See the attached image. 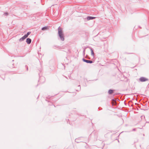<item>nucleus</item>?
Wrapping results in <instances>:
<instances>
[{
    "label": "nucleus",
    "mask_w": 149,
    "mask_h": 149,
    "mask_svg": "<svg viewBox=\"0 0 149 149\" xmlns=\"http://www.w3.org/2000/svg\"><path fill=\"white\" fill-rule=\"evenodd\" d=\"M58 34L61 40L63 41L64 40V38L61 29L59 28L58 29Z\"/></svg>",
    "instance_id": "1"
},
{
    "label": "nucleus",
    "mask_w": 149,
    "mask_h": 149,
    "mask_svg": "<svg viewBox=\"0 0 149 149\" xmlns=\"http://www.w3.org/2000/svg\"><path fill=\"white\" fill-rule=\"evenodd\" d=\"M139 80L141 82H144L147 81L148 79L145 77H141L139 79Z\"/></svg>",
    "instance_id": "2"
},
{
    "label": "nucleus",
    "mask_w": 149,
    "mask_h": 149,
    "mask_svg": "<svg viewBox=\"0 0 149 149\" xmlns=\"http://www.w3.org/2000/svg\"><path fill=\"white\" fill-rule=\"evenodd\" d=\"M27 37H26V36H25L24 35L21 38H20L19 39V41H20V42H21V41H23Z\"/></svg>",
    "instance_id": "3"
},
{
    "label": "nucleus",
    "mask_w": 149,
    "mask_h": 149,
    "mask_svg": "<svg viewBox=\"0 0 149 149\" xmlns=\"http://www.w3.org/2000/svg\"><path fill=\"white\" fill-rule=\"evenodd\" d=\"M31 40L29 38H27L26 40V42L28 44H29L31 43Z\"/></svg>",
    "instance_id": "4"
},
{
    "label": "nucleus",
    "mask_w": 149,
    "mask_h": 149,
    "mask_svg": "<svg viewBox=\"0 0 149 149\" xmlns=\"http://www.w3.org/2000/svg\"><path fill=\"white\" fill-rule=\"evenodd\" d=\"M95 17H93L88 16L87 17V19L88 20H89L90 19H95Z\"/></svg>",
    "instance_id": "5"
},
{
    "label": "nucleus",
    "mask_w": 149,
    "mask_h": 149,
    "mask_svg": "<svg viewBox=\"0 0 149 149\" xmlns=\"http://www.w3.org/2000/svg\"><path fill=\"white\" fill-rule=\"evenodd\" d=\"M84 61L86 62L87 63H93V61H91L88 60H84Z\"/></svg>",
    "instance_id": "6"
},
{
    "label": "nucleus",
    "mask_w": 149,
    "mask_h": 149,
    "mask_svg": "<svg viewBox=\"0 0 149 149\" xmlns=\"http://www.w3.org/2000/svg\"><path fill=\"white\" fill-rule=\"evenodd\" d=\"M113 90H110L108 92V93L109 94H111L113 93Z\"/></svg>",
    "instance_id": "7"
},
{
    "label": "nucleus",
    "mask_w": 149,
    "mask_h": 149,
    "mask_svg": "<svg viewBox=\"0 0 149 149\" xmlns=\"http://www.w3.org/2000/svg\"><path fill=\"white\" fill-rule=\"evenodd\" d=\"M112 104L113 105H115L116 104V101L113 100H112Z\"/></svg>",
    "instance_id": "8"
},
{
    "label": "nucleus",
    "mask_w": 149,
    "mask_h": 149,
    "mask_svg": "<svg viewBox=\"0 0 149 149\" xmlns=\"http://www.w3.org/2000/svg\"><path fill=\"white\" fill-rule=\"evenodd\" d=\"M31 32H28L27 34H26L25 35V36H26V37L27 38L28 37V36L31 33Z\"/></svg>",
    "instance_id": "9"
},
{
    "label": "nucleus",
    "mask_w": 149,
    "mask_h": 149,
    "mask_svg": "<svg viewBox=\"0 0 149 149\" xmlns=\"http://www.w3.org/2000/svg\"><path fill=\"white\" fill-rule=\"evenodd\" d=\"M42 30H44L47 29V26L42 27L41 29Z\"/></svg>",
    "instance_id": "10"
},
{
    "label": "nucleus",
    "mask_w": 149,
    "mask_h": 149,
    "mask_svg": "<svg viewBox=\"0 0 149 149\" xmlns=\"http://www.w3.org/2000/svg\"><path fill=\"white\" fill-rule=\"evenodd\" d=\"M91 53L93 55H94V53H93V50L92 49H91Z\"/></svg>",
    "instance_id": "11"
},
{
    "label": "nucleus",
    "mask_w": 149,
    "mask_h": 149,
    "mask_svg": "<svg viewBox=\"0 0 149 149\" xmlns=\"http://www.w3.org/2000/svg\"><path fill=\"white\" fill-rule=\"evenodd\" d=\"M4 14L5 15H8V13H4Z\"/></svg>",
    "instance_id": "12"
},
{
    "label": "nucleus",
    "mask_w": 149,
    "mask_h": 149,
    "mask_svg": "<svg viewBox=\"0 0 149 149\" xmlns=\"http://www.w3.org/2000/svg\"><path fill=\"white\" fill-rule=\"evenodd\" d=\"M28 70V67H27V70Z\"/></svg>",
    "instance_id": "13"
}]
</instances>
